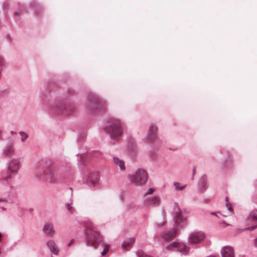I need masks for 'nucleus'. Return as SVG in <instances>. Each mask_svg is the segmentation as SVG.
Masks as SVG:
<instances>
[{
    "label": "nucleus",
    "mask_w": 257,
    "mask_h": 257,
    "mask_svg": "<svg viewBox=\"0 0 257 257\" xmlns=\"http://www.w3.org/2000/svg\"><path fill=\"white\" fill-rule=\"evenodd\" d=\"M85 242L87 245L95 248L104 245L103 250L101 253L102 255L105 254L108 251L109 246L105 244L99 231H97L96 227L91 221L85 223Z\"/></svg>",
    "instance_id": "f257e3e1"
},
{
    "label": "nucleus",
    "mask_w": 257,
    "mask_h": 257,
    "mask_svg": "<svg viewBox=\"0 0 257 257\" xmlns=\"http://www.w3.org/2000/svg\"><path fill=\"white\" fill-rule=\"evenodd\" d=\"M122 124L118 119H112L108 121L105 127V131L108 133L111 140L117 141L123 132Z\"/></svg>",
    "instance_id": "f03ea898"
},
{
    "label": "nucleus",
    "mask_w": 257,
    "mask_h": 257,
    "mask_svg": "<svg viewBox=\"0 0 257 257\" xmlns=\"http://www.w3.org/2000/svg\"><path fill=\"white\" fill-rule=\"evenodd\" d=\"M22 160L20 158H13L7 163V173L2 175V179L6 181L11 180L14 176L16 175L21 167Z\"/></svg>",
    "instance_id": "7ed1b4c3"
},
{
    "label": "nucleus",
    "mask_w": 257,
    "mask_h": 257,
    "mask_svg": "<svg viewBox=\"0 0 257 257\" xmlns=\"http://www.w3.org/2000/svg\"><path fill=\"white\" fill-rule=\"evenodd\" d=\"M148 178L147 171L143 169H138L135 173L128 175L129 181L137 186L145 185L148 181Z\"/></svg>",
    "instance_id": "20e7f679"
},
{
    "label": "nucleus",
    "mask_w": 257,
    "mask_h": 257,
    "mask_svg": "<svg viewBox=\"0 0 257 257\" xmlns=\"http://www.w3.org/2000/svg\"><path fill=\"white\" fill-rule=\"evenodd\" d=\"M206 237V234L203 231L194 230L188 235V242L190 245L199 244L204 241Z\"/></svg>",
    "instance_id": "39448f33"
},
{
    "label": "nucleus",
    "mask_w": 257,
    "mask_h": 257,
    "mask_svg": "<svg viewBox=\"0 0 257 257\" xmlns=\"http://www.w3.org/2000/svg\"><path fill=\"white\" fill-rule=\"evenodd\" d=\"M97 100L95 99L88 102L87 107L88 110L92 112H98L104 109L106 107L107 105L105 101H102V103H99Z\"/></svg>",
    "instance_id": "423d86ee"
},
{
    "label": "nucleus",
    "mask_w": 257,
    "mask_h": 257,
    "mask_svg": "<svg viewBox=\"0 0 257 257\" xmlns=\"http://www.w3.org/2000/svg\"><path fill=\"white\" fill-rule=\"evenodd\" d=\"M168 250L177 251L183 254H186L189 251V247L182 242H172L166 247Z\"/></svg>",
    "instance_id": "0eeeda50"
},
{
    "label": "nucleus",
    "mask_w": 257,
    "mask_h": 257,
    "mask_svg": "<svg viewBox=\"0 0 257 257\" xmlns=\"http://www.w3.org/2000/svg\"><path fill=\"white\" fill-rule=\"evenodd\" d=\"M173 220L177 226L183 227L186 224V218L178 206L174 210Z\"/></svg>",
    "instance_id": "6e6552de"
},
{
    "label": "nucleus",
    "mask_w": 257,
    "mask_h": 257,
    "mask_svg": "<svg viewBox=\"0 0 257 257\" xmlns=\"http://www.w3.org/2000/svg\"><path fill=\"white\" fill-rule=\"evenodd\" d=\"M48 170V169L45 167L37 168L35 173L36 178L41 180H46Z\"/></svg>",
    "instance_id": "1a4fd4ad"
},
{
    "label": "nucleus",
    "mask_w": 257,
    "mask_h": 257,
    "mask_svg": "<svg viewBox=\"0 0 257 257\" xmlns=\"http://www.w3.org/2000/svg\"><path fill=\"white\" fill-rule=\"evenodd\" d=\"M222 257H234L233 248L230 246H225L222 247L221 251Z\"/></svg>",
    "instance_id": "9d476101"
},
{
    "label": "nucleus",
    "mask_w": 257,
    "mask_h": 257,
    "mask_svg": "<svg viewBox=\"0 0 257 257\" xmlns=\"http://www.w3.org/2000/svg\"><path fill=\"white\" fill-rule=\"evenodd\" d=\"M46 244L52 253L55 255H57L58 254L59 249L53 240H49L47 242Z\"/></svg>",
    "instance_id": "9b49d317"
},
{
    "label": "nucleus",
    "mask_w": 257,
    "mask_h": 257,
    "mask_svg": "<svg viewBox=\"0 0 257 257\" xmlns=\"http://www.w3.org/2000/svg\"><path fill=\"white\" fill-rule=\"evenodd\" d=\"M157 131V128L156 126L154 125L150 126L147 135V139L149 141H154L157 139L156 136Z\"/></svg>",
    "instance_id": "f8f14e48"
},
{
    "label": "nucleus",
    "mask_w": 257,
    "mask_h": 257,
    "mask_svg": "<svg viewBox=\"0 0 257 257\" xmlns=\"http://www.w3.org/2000/svg\"><path fill=\"white\" fill-rule=\"evenodd\" d=\"M43 230L46 235L48 236L52 237L55 234L54 226L51 223L45 224Z\"/></svg>",
    "instance_id": "ddd939ff"
},
{
    "label": "nucleus",
    "mask_w": 257,
    "mask_h": 257,
    "mask_svg": "<svg viewBox=\"0 0 257 257\" xmlns=\"http://www.w3.org/2000/svg\"><path fill=\"white\" fill-rule=\"evenodd\" d=\"M3 154L6 157H11L15 154V148L13 144L7 145L3 150Z\"/></svg>",
    "instance_id": "4468645a"
},
{
    "label": "nucleus",
    "mask_w": 257,
    "mask_h": 257,
    "mask_svg": "<svg viewBox=\"0 0 257 257\" xmlns=\"http://www.w3.org/2000/svg\"><path fill=\"white\" fill-rule=\"evenodd\" d=\"M58 175L57 172H54L52 170L48 169L47 173V177L46 180H48L50 183H54L58 179Z\"/></svg>",
    "instance_id": "2eb2a0df"
},
{
    "label": "nucleus",
    "mask_w": 257,
    "mask_h": 257,
    "mask_svg": "<svg viewBox=\"0 0 257 257\" xmlns=\"http://www.w3.org/2000/svg\"><path fill=\"white\" fill-rule=\"evenodd\" d=\"M160 198L155 196L151 198H147L145 200V204L148 206H151L153 205H158L160 203Z\"/></svg>",
    "instance_id": "dca6fc26"
},
{
    "label": "nucleus",
    "mask_w": 257,
    "mask_h": 257,
    "mask_svg": "<svg viewBox=\"0 0 257 257\" xmlns=\"http://www.w3.org/2000/svg\"><path fill=\"white\" fill-rule=\"evenodd\" d=\"M135 241V239L134 237L129 238L124 240L121 245L123 250H127L128 248L131 247L133 244L134 243Z\"/></svg>",
    "instance_id": "f3484780"
},
{
    "label": "nucleus",
    "mask_w": 257,
    "mask_h": 257,
    "mask_svg": "<svg viewBox=\"0 0 257 257\" xmlns=\"http://www.w3.org/2000/svg\"><path fill=\"white\" fill-rule=\"evenodd\" d=\"M207 176L203 175L201 176L199 181V189L201 191L206 190L207 187Z\"/></svg>",
    "instance_id": "a211bd4d"
},
{
    "label": "nucleus",
    "mask_w": 257,
    "mask_h": 257,
    "mask_svg": "<svg viewBox=\"0 0 257 257\" xmlns=\"http://www.w3.org/2000/svg\"><path fill=\"white\" fill-rule=\"evenodd\" d=\"M177 227L173 229L172 230L168 231L165 233H164L162 237L166 240H169L174 237L178 231Z\"/></svg>",
    "instance_id": "6ab92c4d"
},
{
    "label": "nucleus",
    "mask_w": 257,
    "mask_h": 257,
    "mask_svg": "<svg viewBox=\"0 0 257 257\" xmlns=\"http://www.w3.org/2000/svg\"><path fill=\"white\" fill-rule=\"evenodd\" d=\"M250 222H257V210L251 212L247 217L246 222L249 223Z\"/></svg>",
    "instance_id": "aec40b11"
},
{
    "label": "nucleus",
    "mask_w": 257,
    "mask_h": 257,
    "mask_svg": "<svg viewBox=\"0 0 257 257\" xmlns=\"http://www.w3.org/2000/svg\"><path fill=\"white\" fill-rule=\"evenodd\" d=\"M99 178V175L97 173H94L89 175L87 181L88 183L93 185L98 180Z\"/></svg>",
    "instance_id": "412c9836"
},
{
    "label": "nucleus",
    "mask_w": 257,
    "mask_h": 257,
    "mask_svg": "<svg viewBox=\"0 0 257 257\" xmlns=\"http://www.w3.org/2000/svg\"><path fill=\"white\" fill-rule=\"evenodd\" d=\"M114 163L118 166L121 170H124L125 169L124 162L122 160L119 159L118 157H114L113 158Z\"/></svg>",
    "instance_id": "4be33fe9"
},
{
    "label": "nucleus",
    "mask_w": 257,
    "mask_h": 257,
    "mask_svg": "<svg viewBox=\"0 0 257 257\" xmlns=\"http://www.w3.org/2000/svg\"><path fill=\"white\" fill-rule=\"evenodd\" d=\"M257 227V225H252L250 227H247V228H243V229H237L236 230V233H240L241 232H242V231L243 230H251Z\"/></svg>",
    "instance_id": "5701e85b"
},
{
    "label": "nucleus",
    "mask_w": 257,
    "mask_h": 257,
    "mask_svg": "<svg viewBox=\"0 0 257 257\" xmlns=\"http://www.w3.org/2000/svg\"><path fill=\"white\" fill-rule=\"evenodd\" d=\"M174 185L175 187L176 190H183L186 186V185H184L183 186H180V184L178 182H174Z\"/></svg>",
    "instance_id": "b1692460"
},
{
    "label": "nucleus",
    "mask_w": 257,
    "mask_h": 257,
    "mask_svg": "<svg viewBox=\"0 0 257 257\" xmlns=\"http://www.w3.org/2000/svg\"><path fill=\"white\" fill-rule=\"evenodd\" d=\"M19 134L22 136L21 141L22 142H24L28 138V135L24 132H20Z\"/></svg>",
    "instance_id": "393cba45"
},
{
    "label": "nucleus",
    "mask_w": 257,
    "mask_h": 257,
    "mask_svg": "<svg viewBox=\"0 0 257 257\" xmlns=\"http://www.w3.org/2000/svg\"><path fill=\"white\" fill-rule=\"evenodd\" d=\"M136 253L138 257H152L150 255L142 252H137Z\"/></svg>",
    "instance_id": "a878e982"
},
{
    "label": "nucleus",
    "mask_w": 257,
    "mask_h": 257,
    "mask_svg": "<svg viewBox=\"0 0 257 257\" xmlns=\"http://www.w3.org/2000/svg\"><path fill=\"white\" fill-rule=\"evenodd\" d=\"M226 207L227 208L228 210L230 212H231V211H232V205H231V204H230V203H226Z\"/></svg>",
    "instance_id": "bb28decb"
},
{
    "label": "nucleus",
    "mask_w": 257,
    "mask_h": 257,
    "mask_svg": "<svg viewBox=\"0 0 257 257\" xmlns=\"http://www.w3.org/2000/svg\"><path fill=\"white\" fill-rule=\"evenodd\" d=\"M66 208L69 211H71L72 209V206L71 204L67 203L66 204Z\"/></svg>",
    "instance_id": "cd10ccee"
},
{
    "label": "nucleus",
    "mask_w": 257,
    "mask_h": 257,
    "mask_svg": "<svg viewBox=\"0 0 257 257\" xmlns=\"http://www.w3.org/2000/svg\"><path fill=\"white\" fill-rule=\"evenodd\" d=\"M8 198L6 197H0V202H7Z\"/></svg>",
    "instance_id": "c85d7f7f"
},
{
    "label": "nucleus",
    "mask_w": 257,
    "mask_h": 257,
    "mask_svg": "<svg viewBox=\"0 0 257 257\" xmlns=\"http://www.w3.org/2000/svg\"><path fill=\"white\" fill-rule=\"evenodd\" d=\"M56 109H58V112H61L63 108L61 104H59L58 106H56Z\"/></svg>",
    "instance_id": "c756f323"
},
{
    "label": "nucleus",
    "mask_w": 257,
    "mask_h": 257,
    "mask_svg": "<svg viewBox=\"0 0 257 257\" xmlns=\"http://www.w3.org/2000/svg\"><path fill=\"white\" fill-rule=\"evenodd\" d=\"M154 191H155V190L154 188H150L147 192L146 194H152Z\"/></svg>",
    "instance_id": "7c9ffc66"
},
{
    "label": "nucleus",
    "mask_w": 257,
    "mask_h": 257,
    "mask_svg": "<svg viewBox=\"0 0 257 257\" xmlns=\"http://www.w3.org/2000/svg\"><path fill=\"white\" fill-rule=\"evenodd\" d=\"M74 239H72L68 243V246H70L74 242Z\"/></svg>",
    "instance_id": "2f4dec72"
},
{
    "label": "nucleus",
    "mask_w": 257,
    "mask_h": 257,
    "mask_svg": "<svg viewBox=\"0 0 257 257\" xmlns=\"http://www.w3.org/2000/svg\"><path fill=\"white\" fill-rule=\"evenodd\" d=\"M254 245L257 247V238L254 239Z\"/></svg>",
    "instance_id": "473e14b6"
},
{
    "label": "nucleus",
    "mask_w": 257,
    "mask_h": 257,
    "mask_svg": "<svg viewBox=\"0 0 257 257\" xmlns=\"http://www.w3.org/2000/svg\"><path fill=\"white\" fill-rule=\"evenodd\" d=\"M14 15L16 16L17 17H19V13L18 12H15V14H14Z\"/></svg>",
    "instance_id": "72a5a7b5"
},
{
    "label": "nucleus",
    "mask_w": 257,
    "mask_h": 257,
    "mask_svg": "<svg viewBox=\"0 0 257 257\" xmlns=\"http://www.w3.org/2000/svg\"><path fill=\"white\" fill-rule=\"evenodd\" d=\"M195 172V168H194V169H193V175H194Z\"/></svg>",
    "instance_id": "f704fd0d"
},
{
    "label": "nucleus",
    "mask_w": 257,
    "mask_h": 257,
    "mask_svg": "<svg viewBox=\"0 0 257 257\" xmlns=\"http://www.w3.org/2000/svg\"><path fill=\"white\" fill-rule=\"evenodd\" d=\"M225 200H226V201H228V197H226L225 198Z\"/></svg>",
    "instance_id": "c9c22d12"
},
{
    "label": "nucleus",
    "mask_w": 257,
    "mask_h": 257,
    "mask_svg": "<svg viewBox=\"0 0 257 257\" xmlns=\"http://www.w3.org/2000/svg\"><path fill=\"white\" fill-rule=\"evenodd\" d=\"M2 209H3V210H6V208H4V207H2Z\"/></svg>",
    "instance_id": "e433bc0d"
},
{
    "label": "nucleus",
    "mask_w": 257,
    "mask_h": 257,
    "mask_svg": "<svg viewBox=\"0 0 257 257\" xmlns=\"http://www.w3.org/2000/svg\"><path fill=\"white\" fill-rule=\"evenodd\" d=\"M11 134H14V133L13 132V131H11Z\"/></svg>",
    "instance_id": "4c0bfd02"
}]
</instances>
